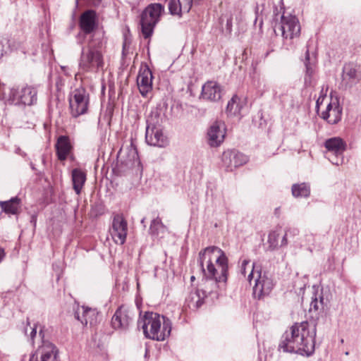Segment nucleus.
<instances>
[{"label":"nucleus","mask_w":361,"mask_h":361,"mask_svg":"<svg viewBox=\"0 0 361 361\" xmlns=\"http://www.w3.org/2000/svg\"><path fill=\"white\" fill-rule=\"evenodd\" d=\"M198 264L205 279L204 288L191 293L187 300L190 308L199 309L204 298L216 293L219 283H226L228 273V259L225 252L216 246L207 247L198 255Z\"/></svg>","instance_id":"obj_1"},{"label":"nucleus","mask_w":361,"mask_h":361,"mask_svg":"<svg viewBox=\"0 0 361 361\" xmlns=\"http://www.w3.org/2000/svg\"><path fill=\"white\" fill-rule=\"evenodd\" d=\"M315 338L316 325L310 331L308 322H295L282 334L278 350L309 357L314 353Z\"/></svg>","instance_id":"obj_2"},{"label":"nucleus","mask_w":361,"mask_h":361,"mask_svg":"<svg viewBox=\"0 0 361 361\" xmlns=\"http://www.w3.org/2000/svg\"><path fill=\"white\" fill-rule=\"evenodd\" d=\"M103 39L92 35L86 46H82L79 59V68L83 72H98L104 67Z\"/></svg>","instance_id":"obj_3"},{"label":"nucleus","mask_w":361,"mask_h":361,"mask_svg":"<svg viewBox=\"0 0 361 361\" xmlns=\"http://www.w3.org/2000/svg\"><path fill=\"white\" fill-rule=\"evenodd\" d=\"M142 323V329L146 338L163 341L171 334V321L164 315L154 312H146L138 324Z\"/></svg>","instance_id":"obj_4"},{"label":"nucleus","mask_w":361,"mask_h":361,"mask_svg":"<svg viewBox=\"0 0 361 361\" xmlns=\"http://www.w3.org/2000/svg\"><path fill=\"white\" fill-rule=\"evenodd\" d=\"M164 12V6L161 4L153 3L149 4L141 13L139 23L141 34L145 39H148V43Z\"/></svg>","instance_id":"obj_5"},{"label":"nucleus","mask_w":361,"mask_h":361,"mask_svg":"<svg viewBox=\"0 0 361 361\" xmlns=\"http://www.w3.org/2000/svg\"><path fill=\"white\" fill-rule=\"evenodd\" d=\"M80 32L76 35L77 42L82 45L87 35L95 37L94 32L98 29L99 19L95 10L87 9L82 12L78 18Z\"/></svg>","instance_id":"obj_6"},{"label":"nucleus","mask_w":361,"mask_h":361,"mask_svg":"<svg viewBox=\"0 0 361 361\" xmlns=\"http://www.w3.org/2000/svg\"><path fill=\"white\" fill-rule=\"evenodd\" d=\"M90 94L87 90L80 87L75 89L69 96V106L73 117L77 118L88 111Z\"/></svg>","instance_id":"obj_7"},{"label":"nucleus","mask_w":361,"mask_h":361,"mask_svg":"<svg viewBox=\"0 0 361 361\" xmlns=\"http://www.w3.org/2000/svg\"><path fill=\"white\" fill-rule=\"evenodd\" d=\"M37 89L32 85H25L21 89L12 88L9 99L16 105L32 106L37 102Z\"/></svg>","instance_id":"obj_8"},{"label":"nucleus","mask_w":361,"mask_h":361,"mask_svg":"<svg viewBox=\"0 0 361 361\" xmlns=\"http://www.w3.org/2000/svg\"><path fill=\"white\" fill-rule=\"evenodd\" d=\"M277 29L281 32L284 39H292L300 35V25L298 19L295 16H281V22L277 27V23L274 25V31L277 35Z\"/></svg>","instance_id":"obj_9"},{"label":"nucleus","mask_w":361,"mask_h":361,"mask_svg":"<svg viewBox=\"0 0 361 361\" xmlns=\"http://www.w3.org/2000/svg\"><path fill=\"white\" fill-rule=\"evenodd\" d=\"M255 272L257 278L253 287V296L257 300H261L271 293L274 283L267 272H262L261 269L256 270Z\"/></svg>","instance_id":"obj_10"},{"label":"nucleus","mask_w":361,"mask_h":361,"mask_svg":"<svg viewBox=\"0 0 361 361\" xmlns=\"http://www.w3.org/2000/svg\"><path fill=\"white\" fill-rule=\"evenodd\" d=\"M39 336L42 343L32 355L30 361H60L58 356V349L55 345L49 341L44 340L42 329L39 330Z\"/></svg>","instance_id":"obj_11"},{"label":"nucleus","mask_w":361,"mask_h":361,"mask_svg":"<svg viewBox=\"0 0 361 361\" xmlns=\"http://www.w3.org/2000/svg\"><path fill=\"white\" fill-rule=\"evenodd\" d=\"M109 232L115 243L118 245L125 243L128 233V223L123 214L114 215Z\"/></svg>","instance_id":"obj_12"},{"label":"nucleus","mask_w":361,"mask_h":361,"mask_svg":"<svg viewBox=\"0 0 361 361\" xmlns=\"http://www.w3.org/2000/svg\"><path fill=\"white\" fill-rule=\"evenodd\" d=\"M133 312L123 305L118 307L111 318L112 328L115 330L126 331L133 322Z\"/></svg>","instance_id":"obj_13"},{"label":"nucleus","mask_w":361,"mask_h":361,"mask_svg":"<svg viewBox=\"0 0 361 361\" xmlns=\"http://www.w3.org/2000/svg\"><path fill=\"white\" fill-rule=\"evenodd\" d=\"M221 160L226 170L232 171L235 169L245 164L248 161V158L235 149H231L224 152Z\"/></svg>","instance_id":"obj_14"},{"label":"nucleus","mask_w":361,"mask_h":361,"mask_svg":"<svg viewBox=\"0 0 361 361\" xmlns=\"http://www.w3.org/2000/svg\"><path fill=\"white\" fill-rule=\"evenodd\" d=\"M324 147L329 152L336 157V161H331L332 164L339 165L343 160V154L346 149V142L340 137H334L327 139L324 142Z\"/></svg>","instance_id":"obj_15"},{"label":"nucleus","mask_w":361,"mask_h":361,"mask_svg":"<svg viewBox=\"0 0 361 361\" xmlns=\"http://www.w3.org/2000/svg\"><path fill=\"white\" fill-rule=\"evenodd\" d=\"M152 73L149 66L141 67L137 78V83L140 93L142 97H147L152 90Z\"/></svg>","instance_id":"obj_16"},{"label":"nucleus","mask_w":361,"mask_h":361,"mask_svg":"<svg viewBox=\"0 0 361 361\" xmlns=\"http://www.w3.org/2000/svg\"><path fill=\"white\" fill-rule=\"evenodd\" d=\"M221 97V88L217 82L209 80L202 87L200 99L216 102Z\"/></svg>","instance_id":"obj_17"},{"label":"nucleus","mask_w":361,"mask_h":361,"mask_svg":"<svg viewBox=\"0 0 361 361\" xmlns=\"http://www.w3.org/2000/svg\"><path fill=\"white\" fill-rule=\"evenodd\" d=\"M224 123L221 121H215L209 128L207 132L208 143L211 147L219 146L225 137Z\"/></svg>","instance_id":"obj_18"},{"label":"nucleus","mask_w":361,"mask_h":361,"mask_svg":"<svg viewBox=\"0 0 361 361\" xmlns=\"http://www.w3.org/2000/svg\"><path fill=\"white\" fill-rule=\"evenodd\" d=\"M82 315L80 316L78 312L79 305H76V308H73L75 310L74 317L77 320L80 321L83 325L87 326L89 323L90 326H94L97 324V317L99 312L95 310L88 307L82 306Z\"/></svg>","instance_id":"obj_19"},{"label":"nucleus","mask_w":361,"mask_h":361,"mask_svg":"<svg viewBox=\"0 0 361 361\" xmlns=\"http://www.w3.org/2000/svg\"><path fill=\"white\" fill-rule=\"evenodd\" d=\"M145 141L149 145L159 147H164L169 142L161 128L146 129Z\"/></svg>","instance_id":"obj_20"},{"label":"nucleus","mask_w":361,"mask_h":361,"mask_svg":"<svg viewBox=\"0 0 361 361\" xmlns=\"http://www.w3.org/2000/svg\"><path fill=\"white\" fill-rule=\"evenodd\" d=\"M55 148L58 159L66 160L73 149L69 137L60 135L57 139Z\"/></svg>","instance_id":"obj_21"},{"label":"nucleus","mask_w":361,"mask_h":361,"mask_svg":"<svg viewBox=\"0 0 361 361\" xmlns=\"http://www.w3.org/2000/svg\"><path fill=\"white\" fill-rule=\"evenodd\" d=\"M342 108L338 104L333 106L331 103H329L324 111L322 113L321 117L326 121L328 123L334 125L338 123L341 120Z\"/></svg>","instance_id":"obj_22"},{"label":"nucleus","mask_w":361,"mask_h":361,"mask_svg":"<svg viewBox=\"0 0 361 361\" xmlns=\"http://www.w3.org/2000/svg\"><path fill=\"white\" fill-rule=\"evenodd\" d=\"M22 201L18 196L6 201H0V208L8 215H18L21 211Z\"/></svg>","instance_id":"obj_23"},{"label":"nucleus","mask_w":361,"mask_h":361,"mask_svg":"<svg viewBox=\"0 0 361 361\" xmlns=\"http://www.w3.org/2000/svg\"><path fill=\"white\" fill-rule=\"evenodd\" d=\"M343 81L349 87H352L360 81L359 75L356 66L352 63L345 64L343 68Z\"/></svg>","instance_id":"obj_24"},{"label":"nucleus","mask_w":361,"mask_h":361,"mask_svg":"<svg viewBox=\"0 0 361 361\" xmlns=\"http://www.w3.org/2000/svg\"><path fill=\"white\" fill-rule=\"evenodd\" d=\"M71 180L73 188L77 195H80L87 180V174L85 171L79 168L72 170Z\"/></svg>","instance_id":"obj_25"},{"label":"nucleus","mask_w":361,"mask_h":361,"mask_svg":"<svg viewBox=\"0 0 361 361\" xmlns=\"http://www.w3.org/2000/svg\"><path fill=\"white\" fill-rule=\"evenodd\" d=\"M281 234L279 231L275 230L271 231L268 235V240L267 243L269 244L268 250L270 251H274L277 250L279 247H284L288 245L287 240V232L282 236L281 244L279 245V239L281 237Z\"/></svg>","instance_id":"obj_26"},{"label":"nucleus","mask_w":361,"mask_h":361,"mask_svg":"<svg viewBox=\"0 0 361 361\" xmlns=\"http://www.w3.org/2000/svg\"><path fill=\"white\" fill-rule=\"evenodd\" d=\"M291 192L293 197H308L310 195V186L308 183H295L291 187Z\"/></svg>","instance_id":"obj_27"},{"label":"nucleus","mask_w":361,"mask_h":361,"mask_svg":"<svg viewBox=\"0 0 361 361\" xmlns=\"http://www.w3.org/2000/svg\"><path fill=\"white\" fill-rule=\"evenodd\" d=\"M242 108L240 99L237 95H234L228 102L226 111L230 116L240 115Z\"/></svg>","instance_id":"obj_28"},{"label":"nucleus","mask_w":361,"mask_h":361,"mask_svg":"<svg viewBox=\"0 0 361 361\" xmlns=\"http://www.w3.org/2000/svg\"><path fill=\"white\" fill-rule=\"evenodd\" d=\"M324 307V297L322 294L321 293L319 295H318L317 293H315L314 296L312 298L309 312L312 313L314 312L316 313L315 317L318 318V312L323 311Z\"/></svg>","instance_id":"obj_29"},{"label":"nucleus","mask_w":361,"mask_h":361,"mask_svg":"<svg viewBox=\"0 0 361 361\" xmlns=\"http://www.w3.org/2000/svg\"><path fill=\"white\" fill-rule=\"evenodd\" d=\"M166 226L162 223L161 218L157 216L154 219L149 226L148 233L153 237H158L160 233H164Z\"/></svg>","instance_id":"obj_30"},{"label":"nucleus","mask_w":361,"mask_h":361,"mask_svg":"<svg viewBox=\"0 0 361 361\" xmlns=\"http://www.w3.org/2000/svg\"><path fill=\"white\" fill-rule=\"evenodd\" d=\"M160 114L157 111H152L151 114L147 118L146 123L147 126L146 129H155V128H161L160 125Z\"/></svg>","instance_id":"obj_31"},{"label":"nucleus","mask_w":361,"mask_h":361,"mask_svg":"<svg viewBox=\"0 0 361 361\" xmlns=\"http://www.w3.org/2000/svg\"><path fill=\"white\" fill-rule=\"evenodd\" d=\"M304 64L306 68L305 82H307V76L309 77V80H310L311 77L314 74L315 69V62L311 61L309 50H307L305 52V59Z\"/></svg>","instance_id":"obj_32"},{"label":"nucleus","mask_w":361,"mask_h":361,"mask_svg":"<svg viewBox=\"0 0 361 361\" xmlns=\"http://www.w3.org/2000/svg\"><path fill=\"white\" fill-rule=\"evenodd\" d=\"M169 11L173 16H182V4L179 0H169Z\"/></svg>","instance_id":"obj_33"},{"label":"nucleus","mask_w":361,"mask_h":361,"mask_svg":"<svg viewBox=\"0 0 361 361\" xmlns=\"http://www.w3.org/2000/svg\"><path fill=\"white\" fill-rule=\"evenodd\" d=\"M220 23L222 25L226 21V31L231 34L233 27V16L231 13L223 14L219 18Z\"/></svg>","instance_id":"obj_34"},{"label":"nucleus","mask_w":361,"mask_h":361,"mask_svg":"<svg viewBox=\"0 0 361 361\" xmlns=\"http://www.w3.org/2000/svg\"><path fill=\"white\" fill-rule=\"evenodd\" d=\"M194 0H184L183 4H182V12L188 13L192 6V2Z\"/></svg>","instance_id":"obj_35"},{"label":"nucleus","mask_w":361,"mask_h":361,"mask_svg":"<svg viewBox=\"0 0 361 361\" xmlns=\"http://www.w3.org/2000/svg\"><path fill=\"white\" fill-rule=\"evenodd\" d=\"M131 147L132 148L130 149L129 152L133 157V161H134L135 160H138V153L136 147H133V145Z\"/></svg>","instance_id":"obj_36"},{"label":"nucleus","mask_w":361,"mask_h":361,"mask_svg":"<svg viewBox=\"0 0 361 361\" xmlns=\"http://www.w3.org/2000/svg\"><path fill=\"white\" fill-rule=\"evenodd\" d=\"M249 264V261L247 260H243V262H242V265H241V270H240V272L241 274L245 276V274H246V266Z\"/></svg>","instance_id":"obj_37"},{"label":"nucleus","mask_w":361,"mask_h":361,"mask_svg":"<svg viewBox=\"0 0 361 361\" xmlns=\"http://www.w3.org/2000/svg\"><path fill=\"white\" fill-rule=\"evenodd\" d=\"M255 269V263H253V264H252V269L251 270L250 273L247 276V280L250 282L251 281V279L254 277Z\"/></svg>","instance_id":"obj_38"},{"label":"nucleus","mask_w":361,"mask_h":361,"mask_svg":"<svg viewBox=\"0 0 361 361\" xmlns=\"http://www.w3.org/2000/svg\"><path fill=\"white\" fill-rule=\"evenodd\" d=\"M6 256L4 249L0 246V263L3 261Z\"/></svg>","instance_id":"obj_39"},{"label":"nucleus","mask_w":361,"mask_h":361,"mask_svg":"<svg viewBox=\"0 0 361 361\" xmlns=\"http://www.w3.org/2000/svg\"><path fill=\"white\" fill-rule=\"evenodd\" d=\"M92 1V4L94 6H97L100 4L102 0H90Z\"/></svg>","instance_id":"obj_40"},{"label":"nucleus","mask_w":361,"mask_h":361,"mask_svg":"<svg viewBox=\"0 0 361 361\" xmlns=\"http://www.w3.org/2000/svg\"><path fill=\"white\" fill-rule=\"evenodd\" d=\"M36 334H37V329H36V327H34L32 329V331L30 333V336L31 338H34L35 336H36Z\"/></svg>","instance_id":"obj_41"},{"label":"nucleus","mask_w":361,"mask_h":361,"mask_svg":"<svg viewBox=\"0 0 361 361\" xmlns=\"http://www.w3.org/2000/svg\"><path fill=\"white\" fill-rule=\"evenodd\" d=\"M79 1H80V0H75V7H76V8L78 6Z\"/></svg>","instance_id":"obj_42"},{"label":"nucleus","mask_w":361,"mask_h":361,"mask_svg":"<svg viewBox=\"0 0 361 361\" xmlns=\"http://www.w3.org/2000/svg\"><path fill=\"white\" fill-rule=\"evenodd\" d=\"M202 1V0H194L195 4H200V2Z\"/></svg>","instance_id":"obj_43"},{"label":"nucleus","mask_w":361,"mask_h":361,"mask_svg":"<svg viewBox=\"0 0 361 361\" xmlns=\"http://www.w3.org/2000/svg\"><path fill=\"white\" fill-rule=\"evenodd\" d=\"M319 99H318L317 101V107L319 106Z\"/></svg>","instance_id":"obj_44"},{"label":"nucleus","mask_w":361,"mask_h":361,"mask_svg":"<svg viewBox=\"0 0 361 361\" xmlns=\"http://www.w3.org/2000/svg\"><path fill=\"white\" fill-rule=\"evenodd\" d=\"M145 218H143L142 220H141V224H144L145 223Z\"/></svg>","instance_id":"obj_45"},{"label":"nucleus","mask_w":361,"mask_h":361,"mask_svg":"<svg viewBox=\"0 0 361 361\" xmlns=\"http://www.w3.org/2000/svg\"><path fill=\"white\" fill-rule=\"evenodd\" d=\"M195 276H192L190 277V280H191V281H194V280H195Z\"/></svg>","instance_id":"obj_46"},{"label":"nucleus","mask_w":361,"mask_h":361,"mask_svg":"<svg viewBox=\"0 0 361 361\" xmlns=\"http://www.w3.org/2000/svg\"><path fill=\"white\" fill-rule=\"evenodd\" d=\"M277 11H278L277 7H274V13H275V12H277Z\"/></svg>","instance_id":"obj_47"},{"label":"nucleus","mask_w":361,"mask_h":361,"mask_svg":"<svg viewBox=\"0 0 361 361\" xmlns=\"http://www.w3.org/2000/svg\"><path fill=\"white\" fill-rule=\"evenodd\" d=\"M262 21H261L259 23V27H262Z\"/></svg>","instance_id":"obj_48"}]
</instances>
